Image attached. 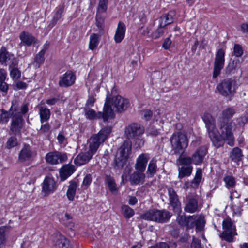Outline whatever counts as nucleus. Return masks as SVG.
Segmentation results:
<instances>
[{"mask_svg":"<svg viewBox=\"0 0 248 248\" xmlns=\"http://www.w3.org/2000/svg\"><path fill=\"white\" fill-rule=\"evenodd\" d=\"M202 120L215 147L217 148L222 147L225 141H226L227 144L230 146L234 145L235 138L233 134V129L235 126L234 122L217 120V124L220 131V135H218L215 120L211 114H204Z\"/></svg>","mask_w":248,"mask_h":248,"instance_id":"nucleus-1","label":"nucleus"},{"mask_svg":"<svg viewBox=\"0 0 248 248\" xmlns=\"http://www.w3.org/2000/svg\"><path fill=\"white\" fill-rule=\"evenodd\" d=\"M172 215L170 212L165 209H152L147 211L141 217L145 220L163 224L168 222Z\"/></svg>","mask_w":248,"mask_h":248,"instance_id":"nucleus-2","label":"nucleus"},{"mask_svg":"<svg viewBox=\"0 0 248 248\" xmlns=\"http://www.w3.org/2000/svg\"><path fill=\"white\" fill-rule=\"evenodd\" d=\"M111 131V127L107 126L103 128L97 134L93 135L89 140V151L94 155L100 144L108 138Z\"/></svg>","mask_w":248,"mask_h":248,"instance_id":"nucleus-3","label":"nucleus"},{"mask_svg":"<svg viewBox=\"0 0 248 248\" xmlns=\"http://www.w3.org/2000/svg\"><path fill=\"white\" fill-rule=\"evenodd\" d=\"M131 151V146L127 141H124L118 150L112 165L115 169H122L125 165L129 154Z\"/></svg>","mask_w":248,"mask_h":248,"instance_id":"nucleus-4","label":"nucleus"},{"mask_svg":"<svg viewBox=\"0 0 248 248\" xmlns=\"http://www.w3.org/2000/svg\"><path fill=\"white\" fill-rule=\"evenodd\" d=\"M170 140L175 154L182 152L188 145V139L186 135L182 132L174 133Z\"/></svg>","mask_w":248,"mask_h":248,"instance_id":"nucleus-5","label":"nucleus"},{"mask_svg":"<svg viewBox=\"0 0 248 248\" xmlns=\"http://www.w3.org/2000/svg\"><path fill=\"white\" fill-rule=\"evenodd\" d=\"M236 82L232 79H225L217 86V92L222 96L228 97L232 95L235 91Z\"/></svg>","mask_w":248,"mask_h":248,"instance_id":"nucleus-6","label":"nucleus"},{"mask_svg":"<svg viewBox=\"0 0 248 248\" xmlns=\"http://www.w3.org/2000/svg\"><path fill=\"white\" fill-rule=\"evenodd\" d=\"M225 51L223 48L219 49L215 54L214 63L213 77L216 78L220 73L224 66Z\"/></svg>","mask_w":248,"mask_h":248,"instance_id":"nucleus-7","label":"nucleus"},{"mask_svg":"<svg viewBox=\"0 0 248 248\" xmlns=\"http://www.w3.org/2000/svg\"><path fill=\"white\" fill-rule=\"evenodd\" d=\"M17 108H12L11 110V116L12 119L11 130L15 133L18 132L22 128L23 119L22 116L17 112Z\"/></svg>","mask_w":248,"mask_h":248,"instance_id":"nucleus-8","label":"nucleus"},{"mask_svg":"<svg viewBox=\"0 0 248 248\" xmlns=\"http://www.w3.org/2000/svg\"><path fill=\"white\" fill-rule=\"evenodd\" d=\"M113 109L118 112L125 111L129 107L130 103L129 100L120 95H117L109 99Z\"/></svg>","mask_w":248,"mask_h":248,"instance_id":"nucleus-9","label":"nucleus"},{"mask_svg":"<svg viewBox=\"0 0 248 248\" xmlns=\"http://www.w3.org/2000/svg\"><path fill=\"white\" fill-rule=\"evenodd\" d=\"M45 159L49 164L56 165L65 161L67 159V156L66 153L54 151L48 153L45 156Z\"/></svg>","mask_w":248,"mask_h":248,"instance_id":"nucleus-10","label":"nucleus"},{"mask_svg":"<svg viewBox=\"0 0 248 248\" xmlns=\"http://www.w3.org/2000/svg\"><path fill=\"white\" fill-rule=\"evenodd\" d=\"M169 204L172 207L173 211L176 214L182 213L181 202L175 191L171 187L168 188Z\"/></svg>","mask_w":248,"mask_h":248,"instance_id":"nucleus-11","label":"nucleus"},{"mask_svg":"<svg viewBox=\"0 0 248 248\" xmlns=\"http://www.w3.org/2000/svg\"><path fill=\"white\" fill-rule=\"evenodd\" d=\"M144 131V127L141 124L133 123L127 127L125 132L128 138L131 139L142 135Z\"/></svg>","mask_w":248,"mask_h":248,"instance_id":"nucleus-12","label":"nucleus"},{"mask_svg":"<svg viewBox=\"0 0 248 248\" xmlns=\"http://www.w3.org/2000/svg\"><path fill=\"white\" fill-rule=\"evenodd\" d=\"M56 189L55 182L54 179L50 176H46L42 184V192L45 196H47L53 193Z\"/></svg>","mask_w":248,"mask_h":248,"instance_id":"nucleus-13","label":"nucleus"},{"mask_svg":"<svg viewBox=\"0 0 248 248\" xmlns=\"http://www.w3.org/2000/svg\"><path fill=\"white\" fill-rule=\"evenodd\" d=\"M75 75L71 71H67L60 78L59 85L63 87H69L75 83Z\"/></svg>","mask_w":248,"mask_h":248,"instance_id":"nucleus-14","label":"nucleus"},{"mask_svg":"<svg viewBox=\"0 0 248 248\" xmlns=\"http://www.w3.org/2000/svg\"><path fill=\"white\" fill-rule=\"evenodd\" d=\"M207 151V149L204 146L198 148L192 155L193 163L195 165L201 164L203 161Z\"/></svg>","mask_w":248,"mask_h":248,"instance_id":"nucleus-15","label":"nucleus"},{"mask_svg":"<svg viewBox=\"0 0 248 248\" xmlns=\"http://www.w3.org/2000/svg\"><path fill=\"white\" fill-rule=\"evenodd\" d=\"M112 107L110 99L106 98L104 106L103 113H101V118H103L104 121L114 117V109L112 108Z\"/></svg>","mask_w":248,"mask_h":248,"instance_id":"nucleus-16","label":"nucleus"},{"mask_svg":"<svg viewBox=\"0 0 248 248\" xmlns=\"http://www.w3.org/2000/svg\"><path fill=\"white\" fill-rule=\"evenodd\" d=\"M149 160V155L142 153L140 154L136 160L135 165V169L136 170L144 171L147 163Z\"/></svg>","mask_w":248,"mask_h":248,"instance_id":"nucleus-17","label":"nucleus"},{"mask_svg":"<svg viewBox=\"0 0 248 248\" xmlns=\"http://www.w3.org/2000/svg\"><path fill=\"white\" fill-rule=\"evenodd\" d=\"M93 155L89 151L86 153H81L75 159L74 163L78 166L84 165L89 161Z\"/></svg>","mask_w":248,"mask_h":248,"instance_id":"nucleus-18","label":"nucleus"},{"mask_svg":"<svg viewBox=\"0 0 248 248\" xmlns=\"http://www.w3.org/2000/svg\"><path fill=\"white\" fill-rule=\"evenodd\" d=\"M144 172L136 170L130 176L129 181L131 184L132 185L143 184L145 178Z\"/></svg>","mask_w":248,"mask_h":248,"instance_id":"nucleus-19","label":"nucleus"},{"mask_svg":"<svg viewBox=\"0 0 248 248\" xmlns=\"http://www.w3.org/2000/svg\"><path fill=\"white\" fill-rule=\"evenodd\" d=\"M126 31L125 25L124 23L119 22L116 29L114 39L116 43L122 42L125 36Z\"/></svg>","mask_w":248,"mask_h":248,"instance_id":"nucleus-20","label":"nucleus"},{"mask_svg":"<svg viewBox=\"0 0 248 248\" xmlns=\"http://www.w3.org/2000/svg\"><path fill=\"white\" fill-rule=\"evenodd\" d=\"M184 210L186 212L193 213L199 211L198 201L196 198H190L185 204Z\"/></svg>","mask_w":248,"mask_h":248,"instance_id":"nucleus-21","label":"nucleus"},{"mask_svg":"<svg viewBox=\"0 0 248 248\" xmlns=\"http://www.w3.org/2000/svg\"><path fill=\"white\" fill-rule=\"evenodd\" d=\"M74 166L72 165H64L60 170V176L62 181L65 180L75 171Z\"/></svg>","mask_w":248,"mask_h":248,"instance_id":"nucleus-22","label":"nucleus"},{"mask_svg":"<svg viewBox=\"0 0 248 248\" xmlns=\"http://www.w3.org/2000/svg\"><path fill=\"white\" fill-rule=\"evenodd\" d=\"M54 242L55 245L58 246L59 248H71L68 240L60 233L56 234Z\"/></svg>","mask_w":248,"mask_h":248,"instance_id":"nucleus-23","label":"nucleus"},{"mask_svg":"<svg viewBox=\"0 0 248 248\" xmlns=\"http://www.w3.org/2000/svg\"><path fill=\"white\" fill-rule=\"evenodd\" d=\"M175 13L174 11H170L168 14L162 15L159 19L160 27H165L173 22V17Z\"/></svg>","mask_w":248,"mask_h":248,"instance_id":"nucleus-24","label":"nucleus"},{"mask_svg":"<svg viewBox=\"0 0 248 248\" xmlns=\"http://www.w3.org/2000/svg\"><path fill=\"white\" fill-rule=\"evenodd\" d=\"M21 43L27 46H31L32 43H35L37 40L29 32L23 31L19 36Z\"/></svg>","mask_w":248,"mask_h":248,"instance_id":"nucleus-25","label":"nucleus"},{"mask_svg":"<svg viewBox=\"0 0 248 248\" xmlns=\"http://www.w3.org/2000/svg\"><path fill=\"white\" fill-rule=\"evenodd\" d=\"M235 113V110L232 108H228L224 109L222 112L221 116H219L217 120L223 121H232L230 119L233 117Z\"/></svg>","mask_w":248,"mask_h":248,"instance_id":"nucleus-26","label":"nucleus"},{"mask_svg":"<svg viewBox=\"0 0 248 248\" xmlns=\"http://www.w3.org/2000/svg\"><path fill=\"white\" fill-rule=\"evenodd\" d=\"M32 156V152L29 146H25L21 150L19 155V160L24 162L30 159Z\"/></svg>","mask_w":248,"mask_h":248,"instance_id":"nucleus-27","label":"nucleus"},{"mask_svg":"<svg viewBox=\"0 0 248 248\" xmlns=\"http://www.w3.org/2000/svg\"><path fill=\"white\" fill-rule=\"evenodd\" d=\"M77 183L75 181H71L69 182V185L66 192L67 198L70 201H73L76 193Z\"/></svg>","mask_w":248,"mask_h":248,"instance_id":"nucleus-28","label":"nucleus"},{"mask_svg":"<svg viewBox=\"0 0 248 248\" xmlns=\"http://www.w3.org/2000/svg\"><path fill=\"white\" fill-rule=\"evenodd\" d=\"M185 151H183L179 155L178 158L176 160V164L177 165H187L191 166L193 163V159L192 157L184 156Z\"/></svg>","mask_w":248,"mask_h":248,"instance_id":"nucleus-29","label":"nucleus"},{"mask_svg":"<svg viewBox=\"0 0 248 248\" xmlns=\"http://www.w3.org/2000/svg\"><path fill=\"white\" fill-rule=\"evenodd\" d=\"M242 156V150L238 147L233 148L230 152V157L232 161L235 162L240 161Z\"/></svg>","mask_w":248,"mask_h":248,"instance_id":"nucleus-30","label":"nucleus"},{"mask_svg":"<svg viewBox=\"0 0 248 248\" xmlns=\"http://www.w3.org/2000/svg\"><path fill=\"white\" fill-rule=\"evenodd\" d=\"M39 115L41 124L47 121L50 117V111L47 108L41 106L39 107Z\"/></svg>","mask_w":248,"mask_h":248,"instance_id":"nucleus-31","label":"nucleus"},{"mask_svg":"<svg viewBox=\"0 0 248 248\" xmlns=\"http://www.w3.org/2000/svg\"><path fill=\"white\" fill-rule=\"evenodd\" d=\"M157 160L155 158H153L149 162L146 173L148 177H153L156 172L157 170Z\"/></svg>","mask_w":248,"mask_h":248,"instance_id":"nucleus-32","label":"nucleus"},{"mask_svg":"<svg viewBox=\"0 0 248 248\" xmlns=\"http://www.w3.org/2000/svg\"><path fill=\"white\" fill-rule=\"evenodd\" d=\"M100 42V36L96 33H92L90 36L89 48L91 50H94Z\"/></svg>","mask_w":248,"mask_h":248,"instance_id":"nucleus-33","label":"nucleus"},{"mask_svg":"<svg viewBox=\"0 0 248 248\" xmlns=\"http://www.w3.org/2000/svg\"><path fill=\"white\" fill-rule=\"evenodd\" d=\"M64 9L63 4L59 5L55 9V13L51 21L52 26H54L57 21L61 18Z\"/></svg>","mask_w":248,"mask_h":248,"instance_id":"nucleus-34","label":"nucleus"},{"mask_svg":"<svg viewBox=\"0 0 248 248\" xmlns=\"http://www.w3.org/2000/svg\"><path fill=\"white\" fill-rule=\"evenodd\" d=\"M11 57H12V54L9 53L4 47H2L0 50V63L6 65Z\"/></svg>","mask_w":248,"mask_h":248,"instance_id":"nucleus-35","label":"nucleus"},{"mask_svg":"<svg viewBox=\"0 0 248 248\" xmlns=\"http://www.w3.org/2000/svg\"><path fill=\"white\" fill-rule=\"evenodd\" d=\"M193 170L192 166H182L179 169L178 178H183L191 175Z\"/></svg>","mask_w":248,"mask_h":248,"instance_id":"nucleus-36","label":"nucleus"},{"mask_svg":"<svg viewBox=\"0 0 248 248\" xmlns=\"http://www.w3.org/2000/svg\"><path fill=\"white\" fill-rule=\"evenodd\" d=\"M85 116L86 118L90 120H94L96 119L101 118V112H98V113H96V112L92 109H87L85 108Z\"/></svg>","mask_w":248,"mask_h":248,"instance_id":"nucleus-37","label":"nucleus"},{"mask_svg":"<svg viewBox=\"0 0 248 248\" xmlns=\"http://www.w3.org/2000/svg\"><path fill=\"white\" fill-rule=\"evenodd\" d=\"M7 229L4 226L0 227V248L4 247L7 238Z\"/></svg>","mask_w":248,"mask_h":248,"instance_id":"nucleus-38","label":"nucleus"},{"mask_svg":"<svg viewBox=\"0 0 248 248\" xmlns=\"http://www.w3.org/2000/svg\"><path fill=\"white\" fill-rule=\"evenodd\" d=\"M105 181L108 185L109 190L112 192H115L117 191V188L114 179L110 175H106Z\"/></svg>","mask_w":248,"mask_h":248,"instance_id":"nucleus-39","label":"nucleus"},{"mask_svg":"<svg viewBox=\"0 0 248 248\" xmlns=\"http://www.w3.org/2000/svg\"><path fill=\"white\" fill-rule=\"evenodd\" d=\"M223 181L225 183L226 187L228 189L233 188L235 186V178L232 175L225 176L223 178Z\"/></svg>","mask_w":248,"mask_h":248,"instance_id":"nucleus-40","label":"nucleus"},{"mask_svg":"<svg viewBox=\"0 0 248 248\" xmlns=\"http://www.w3.org/2000/svg\"><path fill=\"white\" fill-rule=\"evenodd\" d=\"M234 235V231L233 230H226L223 232L220 237L226 241L231 242L232 241Z\"/></svg>","mask_w":248,"mask_h":248,"instance_id":"nucleus-41","label":"nucleus"},{"mask_svg":"<svg viewBox=\"0 0 248 248\" xmlns=\"http://www.w3.org/2000/svg\"><path fill=\"white\" fill-rule=\"evenodd\" d=\"M121 209L122 214L126 218H130L135 214L134 210L131 208L128 205H123Z\"/></svg>","mask_w":248,"mask_h":248,"instance_id":"nucleus-42","label":"nucleus"},{"mask_svg":"<svg viewBox=\"0 0 248 248\" xmlns=\"http://www.w3.org/2000/svg\"><path fill=\"white\" fill-rule=\"evenodd\" d=\"M202 170L201 169H197L194 178L191 183L193 186H197L201 181L202 178Z\"/></svg>","mask_w":248,"mask_h":248,"instance_id":"nucleus-43","label":"nucleus"},{"mask_svg":"<svg viewBox=\"0 0 248 248\" xmlns=\"http://www.w3.org/2000/svg\"><path fill=\"white\" fill-rule=\"evenodd\" d=\"M17 108V107L14 106L13 105H12V106L11 107V108L9 109V111H6L4 109H2V110H1L2 112H1V114H0V122L2 121L4 123H7L9 120V117H11V112H10L11 109L12 108Z\"/></svg>","mask_w":248,"mask_h":248,"instance_id":"nucleus-44","label":"nucleus"},{"mask_svg":"<svg viewBox=\"0 0 248 248\" xmlns=\"http://www.w3.org/2000/svg\"><path fill=\"white\" fill-rule=\"evenodd\" d=\"M9 70L10 75L13 80H16L20 78L21 72L17 67L10 68Z\"/></svg>","mask_w":248,"mask_h":248,"instance_id":"nucleus-45","label":"nucleus"},{"mask_svg":"<svg viewBox=\"0 0 248 248\" xmlns=\"http://www.w3.org/2000/svg\"><path fill=\"white\" fill-rule=\"evenodd\" d=\"M108 0H99L96 15L105 12L107 9Z\"/></svg>","mask_w":248,"mask_h":248,"instance_id":"nucleus-46","label":"nucleus"},{"mask_svg":"<svg viewBox=\"0 0 248 248\" xmlns=\"http://www.w3.org/2000/svg\"><path fill=\"white\" fill-rule=\"evenodd\" d=\"M205 220L203 216L197 217L195 226L197 230L201 231L204 226Z\"/></svg>","mask_w":248,"mask_h":248,"instance_id":"nucleus-47","label":"nucleus"},{"mask_svg":"<svg viewBox=\"0 0 248 248\" xmlns=\"http://www.w3.org/2000/svg\"><path fill=\"white\" fill-rule=\"evenodd\" d=\"M50 125L48 123L42 124L40 130L38 131V134L46 135L49 132Z\"/></svg>","mask_w":248,"mask_h":248,"instance_id":"nucleus-48","label":"nucleus"},{"mask_svg":"<svg viewBox=\"0 0 248 248\" xmlns=\"http://www.w3.org/2000/svg\"><path fill=\"white\" fill-rule=\"evenodd\" d=\"M45 53L43 51H40L39 53L36 55L35 58V66L39 67L40 65L42 64L44 61Z\"/></svg>","mask_w":248,"mask_h":248,"instance_id":"nucleus-49","label":"nucleus"},{"mask_svg":"<svg viewBox=\"0 0 248 248\" xmlns=\"http://www.w3.org/2000/svg\"><path fill=\"white\" fill-rule=\"evenodd\" d=\"M178 215L176 221L179 225L182 226H186L187 225V217L185 216L184 214L182 215L181 213L177 214Z\"/></svg>","mask_w":248,"mask_h":248,"instance_id":"nucleus-50","label":"nucleus"},{"mask_svg":"<svg viewBox=\"0 0 248 248\" xmlns=\"http://www.w3.org/2000/svg\"><path fill=\"white\" fill-rule=\"evenodd\" d=\"M197 216L193 215L187 217L186 223L187 225L186 227L187 228H191L195 225L196 220Z\"/></svg>","mask_w":248,"mask_h":248,"instance_id":"nucleus-51","label":"nucleus"},{"mask_svg":"<svg viewBox=\"0 0 248 248\" xmlns=\"http://www.w3.org/2000/svg\"><path fill=\"white\" fill-rule=\"evenodd\" d=\"M163 28L164 27H160L159 25L157 29L153 33L152 37L154 39H157L162 36L164 33Z\"/></svg>","mask_w":248,"mask_h":248,"instance_id":"nucleus-52","label":"nucleus"},{"mask_svg":"<svg viewBox=\"0 0 248 248\" xmlns=\"http://www.w3.org/2000/svg\"><path fill=\"white\" fill-rule=\"evenodd\" d=\"M234 55L236 57H240L243 53L242 46L238 44H235L233 47Z\"/></svg>","mask_w":248,"mask_h":248,"instance_id":"nucleus-53","label":"nucleus"},{"mask_svg":"<svg viewBox=\"0 0 248 248\" xmlns=\"http://www.w3.org/2000/svg\"><path fill=\"white\" fill-rule=\"evenodd\" d=\"M92 180V178L91 174H87L84 178L82 186L84 189H87L89 186L90 185Z\"/></svg>","mask_w":248,"mask_h":248,"instance_id":"nucleus-54","label":"nucleus"},{"mask_svg":"<svg viewBox=\"0 0 248 248\" xmlns=\"http://www.w3.org/2000/svg\"><path fill=\"white\" fill-rule=\"evenodd\" d=\"M8 60L9 62V69L16 67L18 64V59L17 58L15 57L12 54V57H11Z\"/></svg>","mask_w":248,"mask_h":248,"instance_id":"nucleus-55","label":"nucleus"},{"mask_svg":"<svg viewBox=\"0 0 248 248\" xmlns=\"http://www.w3.org/2000/svg\"><path fill=\"white\" fill-rule=\"evenodd\" d=\"M223 228L224 230H233L232 228V223L230 219H226L223 222Z\"/></svg>","mask_w":248,"mask_h":248,"instance_id":"nucleus-56","label":"nucleus"},{"mask_svg":"<svg viewBox=\"0 0 248 248\" xmlns=\"http://www.w3.org/2000/svg\"><path fill=\"white\" fill-rule=\"evenodd\" d=\"M17 144V139L15 137L10 138L7 142V146L9 148H11L16 146Z\"/></svg>","mask_w":248,"mask_h":248,"instance_id":"nucleus-57","label":"nucleus"},{"mask_svg":"<svg viewBox=\"0 0 248 248\" xmlns=\"http://www.w3.org/2000/svg\"><path fill=\"white\" fill-rule=\"evenodd\" d=\"M8 89L9 86L6 82L4 81L0 82V91L2 92L4 95L7 93Z\"/></svg>","mask_w":248,"mask_h":248,"instance_id":"nucleus-58","label":"nucleus"},{"mask_svg":"<svg viewBox=\"0 0 248 248\" xmlns=\"http://www.w3.org/2000/svg\"><path fill=\"white\" fill-rule=\"evenodd\" d=\"M142 115L145 120H149L152 118L153 113L150 110L147 109L142 111Z\"/></svg>","mask_w":248,"mask_h":248,"instance_id":"nucleus-59","label":"nucleus"},{"mask_svg":"<svg viewBox=\"0 0 248 248\" xmlns=\"http://www.w3.org/2000/svg\"><path fill=\"white\" fill-rule=\"evenodd\" d=\"M27 86L26 83L22 81H17L16 83L15 87L14 88V90H22L25 89Z\"/></svg>","mask_w":248,"mask_h":248,"instance_id":"nucleus-60","label":"nucleus"},{"mask_svg":"<svg viewBox=\"0 0 248 248\" xmlns=\"http://www.w3.org/2000/svg\"><path fill=\"white\" fill-rule=\"evenodd\" d=\"M7 76L6 71L2 68H0V82L5 80Z\"/></svg>","mask_w":248,"mask_h":248,"instance_id":"nucleus-61","label":"nucleus"},{"mask_svg":"<svg viewBox=\"0 0 248 248\" xmlns=\"http://www.w3.org/2000/svg\"><path fill=\"white\" fill-rule=\"evenodd\" d=\"M147 133L152 136H156L159 133V131L154 127H150L148 129Z\"/></svg>","mask_w":248,"mask_h":248,"instance_id":"nucleus-62","label":"nucleus"},{"mask_svg":"<svg viewBox=\"0 0 248 248\" xmlns=\"http://www.w3.org/2000/svg\"><path fill=\"white\" fill-rule=\"evenodd\" d=\"M192 248H202L200 245V241L198 239L194 238L191 243Z\"/></svg>","mask_w":248,"mask_h":248,"instance_id":"nucleus-63","label":"nucleus"},{"mask_svg":"<svg viewBox=\"0 0 248 248\" xmlns=\"http://www.w3.org/2000/svg\"><path fill=\"white\" fill-rule=\"evenodd\" d=\"M241 31L244 33L248 34V24L243 23L241 25Z\"/></svg>","mask_w":248,"mask_h":248,"instance_id":"nucleus-64","label":"nucleus"}]
</instances>
